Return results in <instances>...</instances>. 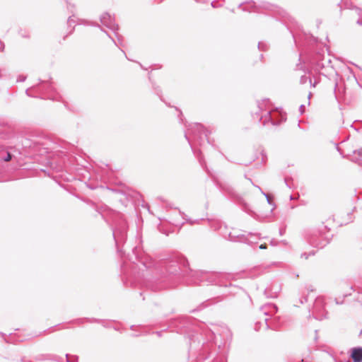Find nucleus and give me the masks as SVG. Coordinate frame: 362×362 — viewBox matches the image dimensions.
<instances>
[{
    "instance_id": "obj_1",
    "label": "nucleus",
    "mask_w": 362,
    "mask_h": 362,
    "mask_svg": "<svg viewBox=\"0 0 362 362\" xmlns=\"http://www.w3.org/2000/svg\"><path fill=\"white\" fill-rule=\"evenodd\" d=\"M286 27L300 51L299 61L303 59L315 71H320L331 64L330 59H325V50L327 48L318 38L303 31L296 33L288 25Z\"/></svg>"
},
{
    "instance_id": "obj_2",
    "label": "nucleus",
    "mask_w": 362,
    "mask_h": 362,
    "mask_svg": "<svg viewBox=\"0 0 362 362\" xmlns=\"http://www.w3.org/2000/svg\"><path fill=\"white\" fill-rule=\"evenodd\" d=\"M187 131V133H185L186 140L188 141L194 154L197 157L201 165L205 169L208 175L211 176V173L206 167L201 150L195 147L196 146H202L204 143V139L207 141L208 144L213 145L208 136L211 132L206 130L201 123L190 124Z\"/></svg>"
},
{
    "instance_id": "obj_3",
    "label": "nucleus",
    "mask_w": 362,
    "mask_h": 362,
    "mask_svg": "<svg viewBox=\"0 0 362 362\" xmlns=\"http://www.w3.org/2000/svg\"><path fill=\"white\" fill-rule=\"evenodd\" d=\"M25 94L28 97L64 103L62 95L57 91L49 80L39 79L38 83L25 90Z\"/></svg>"
},
{
    "instance_id": "obj_4",
    "label": "nucleus",
    "mask_w": 362,
    "mask_h": 362,
    "mask_svg": "<svg viewBox=\"0 0 362 362\" xmlns=\"http://www.w3.org/2000/svg\"><path fill=\"white\" fill-rule=\"evenodd\" d=\"M270 101L269 99H264L261 103L258 102V112L252 114L254 119H257L259 122H262V125L265 126L270 122L273 126H278L281 123L286 120V117L280 111L277 110L275 113L272 112V110L269 107Z\"/></svg>"
},
{
    "instance_id": "obj_5",
    "label": "nucleus",
    "mask_w": 362,
    "mask_h": 362,
    "mask_svg": "<svg viewBox=\"0 0 362 362\" xmlns=\"http://www.w3.org/2000/svg\"><path fill=\"white\" fill-rule=\"evenodd\" d=\"M95 209L105 222L112 226H126L127 224L126 217L123 214L111 209L106 204L95 205Z\"/></svg>"
},
{
    "instance_id": "obj_6",
    "label": "nucleus",
    "mask_w": 362,
    "mask_h": 362,
    "mask_svg": "<svg viewBox=\"0 0 362 362\" xmlns=\"http://www.w3.org/2000/svg\"><path fill=\"white\" fill-rule=\"evenodd\" d=\"M248 6L249 7H243V11L256 13L269 11L271 14L279 16L283 18H286L288 16L287 13L284 10L267 2H263L261 4L257 5L255 2L251 1L248 3Z\"/></svg>"
},
{
    "instance_id": "obj_7",
    "label": "nucleus",
    "mask_w": 362,
    "mask_h": 362,
    "mask_svg": "<svg viewBox=\"0 0 362 362\" xmlns=\"http://www.w3.org/2000/svg\"><path fill=\"white\" fill-rule=\"evenodd\" d=\"M30 144L28 145H26V146H28L33 150L40 154V155H44V154H48L49 153L50 150V145L52 142L49 139H37L31 141H28Z\"/></svg>"
},
{
    "instance_id": "obj_8",
    "label": "nucleus",
    "mask_w": 362,
    "mask_h": 362,
    "mask_svg": "<svg viewBox=\"0 0 362 362\" xmlns=\"http://www.w3.org/2000/svg\"><path fill=\"white\" fill-rule=\"evenodd\" d=\"M59 159H52L50 162V168L55 172H62L65 168V164L68 160L67 152L59 151L55 152Z\"/></svg>"
},
{
    "instance_id": "obj_9",
    "label": "nucleus",
    "mask_w": 362,
    "mask_h": 362,
    "mask_svg": "<svg viewBox=\"0 0 362 362\" xmlns=\"http://www.w3.org/2000/svg\"><path fill=\"white\" fill-rule=\"evenodd\" d=\"M112 191L122 194V197L119 199V202L124 206H127L129 203H132L138 195L135 192L129 189L119 190L117 189H111Z\"/></svg>"
},
{
    "instance_id": "obj_10",
    "label": "nucleus",
    "mask_w": 362,
    "mask_h": 362,
    "mask_svg": "<svg viewBox=\"0 0 362 362\" xmlns=\"http://www.w3.org/2000/svg\"><path fill=\"white\" fill-rule=\"evenodd\" d=\"M100 20L103 25L111 30L114 32L119 30V25L115 23V17L112 16L109 13L106 12L102 14L100 17Z\"/></svg>"
},
{
    "instance_id": "obj_11",
    "label": "nucleus",
    "mask_w": 362,
    "mask_h": 362,
    "mask_svg": "<svg viewBox=\"0 0 362 362\" xmlns=\"http://www.w3.org/2000/svg\"><path fill=\"white\" fill-rule=\"evenodd\" d=\"M148 79H149V81L151 83L152 88L153 90L154 93L156 94L159 97V98L160 99V100L162 102L165 103L168 106L171 107L170 105L168 104L165 101V100H164V98L163 97V95H162L163 92H162L161 88L158 85H157L156 83L154 81L151 80V78L150 75L148 76Z\"/></svg>"
},
{
    "instance_id": "obj_12",
    "label": "nucleus",
    "mask_w": 362,
    "mask_h": 362,
    "mask_svg": "<svg viewBox=\"0 0 362 362\" xmlns=\"http://www.w3.org/2000/svg\"><path fill=\"white\" fill-rule=\"evenodd\" d=\"M341 8H349V9H355L358 16H361L362 8L353 5L352 2H349L348 1H342L341 4H339Z\"/></svg>"
},
{
    "instance_id": "obj_13",
    "label": "nucleus",
    "mask_w": 362,
    "mask_h": 362,
    "mask_svg": "<svg viewBox=\"0 0 362 362\" xmlns=\"http://www.w3.org/2000/svg\"><path fill=\"white\" fill-rule=\"evenodd\" d=\"M95 26H98V28H100L101 31L104 32L112 40V42H114V44L116 45V46H119V45H122V36L121 35H119L117 31H115L114 32L115 33V35L117 39V41H115L110 35L109 33L104 29H103L99 24H96Z\"/></svg>"
},
{
    "instance_id": "obj_14",
    "label": "nucleus",
    "mask_w": 362,
    "mask_h": 362,
    "mask_svg": "<svg viewBox=\"0 0 362 362\" xmlns=\"http://www.w3.org/2000/svg\"><path fill=\"white\" fill-rule=\"evenodd\" d=\"M74 16H69L68 20H67V25H68V28H71L70 30L69 31V33L64 35L63 37V40H65L66 38L71 35L74 30V28H75V23H76V20L74 18Z\"/></svg>"
},
{
    "instance_id": "obj_15",
    "label": "nucleus",
    "mask_w": 362,
    "mask_h": 362,
    "mask_svg": "<svg viewBox=\"0 0 362 362\" xmlns=\"http://www.w3.org/2000/svg\"><path fill=\"white\" fill-rule=\"evenodd\" d=\"M240 204H241L242 209L245 212L248 214L250 216H251L254 218H257V216H258L257 214L253 210L251 209V208H250V206H249L248 204L245 202L243 200H241L240 201Z\"/></svg>"
},
{
    "instance_id": "obj_16",
    "label": "nucleus",
    "mask_w": 362,
    "mask_h": 362,
    "mask_svg": "<svg viewBox=\"0 0 362 362\" xmlns=\"http://www.w3.org/2000/svg\"><path fill=\"white\" fill-rule=\"evenodd\" d=\"M351 358L354 362H362V348L354 349Z\"/></svg>"
},
{
    "instance_id": "obj_17",
    "label": "nucleus",
    "mask_w": 362,
    "mask_h": 362,
    "mask_svg": "<svg viewBox=\"0 0 362 362\" xmlns=\"http://www.w3.org/2000/svg\"><path fill=\"white\" fill-rule=\"evenodd\" d=\"M183 218L186 221L185 223H188L189 225H194V224L205 225L206 222H209V219L204 220V219L202 218V219L192 220V218H185V217H183Z\"/></svg>"
},
{
    "instance_id": "obj_18",
    "label": "nucleus",
    "mask_w": 362,
    "mask_h": 362,
    "mask_svg": "<svg viewBox=\"0 0 362 362\" xmlns=\"http://www.w3.org/2000/svg\"><path fill=\"white\" fill-rule=\"evenodd\" d=\"M18 33L23 38H25V39L30 38V31L26 28H20L18 30Z\"/></svg>"
},
{
    "instance_id": "obj_19",
    "label": "nucleus",
    "mask_w": 362,
    "mask_h": 362,
    "mask_svg": "<svg viewBox=\"0 0 362 362\" xmlns=\"http://www.w3.org/2000/svg\"><path fill=\"white\" fill-rule=\"evenodd\" d=\"M257 47L259 51L266 52L269 49V45L264 42H259Z\"/></svg>"
},
{
    "instance_id": "obj_20",
    "label": "nucleus",
    "mask_w": 362,
    "mask_h": 362,
    "mask_svg": "<svg viewBox=\"0 0 362 362\" xmlns=\"http://www.w3.org/2000/svg\"><path fill=\"white\" fill-rule=\"evenodd\" d=\"M13 157V155L11 153L6 151L5 156H1V159L4 161H10L12 160Z\"/></svg>"
},
{
    "instance_id": "obj_21",
    "label": "nucleus",
    "mask_w": 362,
    "mask_h": 362,
    "mask_svg": "<svg viewBox=\"0 0 362 362\" xmlns=\"http://www.w3.org/2000/svg\"><path fill=\"white\" fill-rule=\"evenodd\" d=\"M257 188L260 190V192H262V194L266 197L267 199V203L270 205H274V203L272 201L271 198L269 197V196L265 193L260 187H257Z\"/></svg>"
},
{
    "instance_id": "obj_22",
    "label": "nucleus",
    "mask_w": 362,
    "mask_h": 362,
    "mask_svg": "<svg viewBox=\"0 0 362 362\" xmlns=\"http://www.w3.org/2000/svg\"><path fill=\"white\" fill-rule=\"evenodd\" d=\"M311 83V78L310 76H306L305 75L301 76L300 79V84H305L307 82Z\"/></svg>"
},
{
    "instance_id": "obj_23",
    "label": "nucleus",
    "mask_w": 362,
    "mask_h": 362,
    "mask_svg": "<svg viewBox=\"0 0 362 362\" xmlns=\"http://www.w3.org/2000/svg\"><path fill=\"white\" fill-rule=\"evenodd\" d=\"M284 182L288 188H292L293 179L291 177H285Z\"/></svg>"
},
{
    "instance_id": "obj_24",
    "label": "nucleus",
    "mask_w": 362,
    "mask_h": 362,
    "mask_svg": "<svg viewBox=\"0 0 362 362\" xmlns=\"http://www.w3.org/2000/svg\"><path fill=\"white\" fill-rule=\"evenodd\" d=\"M351 160L359 165L362 164V158L361 157H353L351 158Z\"/></svg>"
},
{
    "instance_id": "obj_25",
    "label": "nucleus",
    "mask_w": 362,
    "mask_h": 362,
    "mask_svg": "<svg viewBox=\"0 0 362 362\" xmlns=\"http://www.w3.org/2000/svg\"><path fill=\"white\" fill-rule=\"evenodd\" d=\"M26 80V76L24 75H19L17 78V82H24Z\"/></svg>"
},
{
    "instance_id": "obj_26",
    "label": "nucleus",
    "mask_w": 362,
    "mask_h": 362,
    "mask_svg": "<svg viewBox=\"0 0 362 362\" xmlns=\"http://www.w3.org/2000/svg\"><path fill=\"white\" fill-rule=\"evenodd\" d=\"M261 155H262V162L265 163L267 160V156L263 151L261 152Z\"/></svg>"
},
{
    "instance_id": "obj_27",
    "label": "nucleus",
    "mask_w": 362,
    "mask_h": 362,
    "mask_svg": "<svg viewBox=\"0 0 362 362\" xmlns=\"http://www.w3.org/2000/svg\"><path fill=\"white\" fill-rule=\"evenodd\" d=\"M220 189L222 190V191H226L228 194H233V190L230 189V188H227V189H225L223 186L220 185Z\"/></svg>"
},
{
    "instance_id": "obj_28",
    "label": "nucleus",
    "mask_w": 362,
    "mask_h": 362,
    "mask_svg": "<svg viewBox=\"0 0 362 362\" xmlns=\"http://www.w3.org/2000/svg\"><path fill=\"white\" fill-rule=\"evenodd\" d=\"M305 111V106L304 105H301L300 107H299V112H300L301 115H303Z\"/></svg>"
},
{
    "instance_id": "obj_29",
    "label": "nucleus",
    "mask_w": 362,
    "mask_h": 362,
    "mask_svg": "<svg viewBox=\"0 0 362 362\" xmlns=\"http://www.w3.org/2000/svg\"><path fill=\"white\" fill-rule=\"evenodd\" d=\"M337 87H338V83H337V82H335L334 92L335 98L337 99L338 98V95H337Z\"/></svg>"
},
{
    "instance_id": "obj_30",
    "label": "nucleus",
    "mask_w": 362,
    "mask_h": 362,
    "mask_svg": "<svg viewBox=\"0 0 362 362\" xmlns=\"http://www.w3.org/2000/svg\"><path fill=\"white\" fill-rule=\"evenodd\" d=\"M319 82H320L319 80L315 79V81L313 82L311 81V83H310V84L311 86L315 87Z\"/></svg>"
},
{
    "instance_id": "obj_31",
    "label": "nucleus",
    "mask_w": 362,
    "mask_h": 362,
    "mask_svg": "<svg viewBox=\"0 0 362 362\" xmlns=\"http://www.w3.org/2000/svg\"><path fill=\"white\" fill-rule=\"evenodd\" d=\"M354 153H357L359 157L362 158V148L354 151Z\"/></svg>"
},
{
    "instance_id": "obj_32",
    "label": "nucleus",
    "mask_w": 362,
    "mask_h": 362,
    "mask_svg": "<svg viewBox=\"0 0 362 362\" xmlns=\"http://www.w3.org/2000/svg\"><path fill=\"white\" fill-rule=\"evenodd\" d=\"M4 49V42L0 40V51L3 52Z\"/></svg>"
},
{
    "instance_id": "obj_33",
    "label": "nucleus",
    "mask_w": 362,
    "mask_h": 362,
    "mask_svg": "<svg viewBox=\"0 0 362 362\" xmlns=\"http://www.w3.org/2000/svg\"><path fill=\"white\" fill-rule=\"evenodd\" d=\"M211 5L213 8H216L218 7L217 4H216V0H214L213 1H211Z\"/></svg>"
},
{
    "instance_id": "obj_34",
    "label": "nucleus",
    "mask_w": 362,
    "mask_h": 362,
    "mask_svg": "<svg viewBox=\"0 0 362 362\" xmlns=\"http://www.w3.org/2000/svg\"><path fill=\"white\" fill-rule=\"evenodd\" d=\"M175 110H176L177 111H178V112H179V115H178V117H180L181 116H182V111H181L179 108H177V107H175ZM180 120H182V119H181V118H180Z\"/></svg>"
},
{
    "instance_id": "obj_35",
    "label": "nucleus",
    "mask_w": 362,
    "mask_h": 362,
    "mask_svg": "<svg viewBox=\"0 0 362 362\" xmlns=\"http://www.w3.org/2000/svg\"><path fill=\"white\" fill-rule=\"evenodd\" d=\"M197 3H201V4H206L208 3V0H195Z\"/></svg>"
},
{
    "instance_id": "obj_36",
    "label": "nucleus",
    "mask_w": 362,
    "mask_h": 362,
    "mask_svg": "<svg viewBox=\"0 0 362 362\" xmlns=\"http://www.w3.org/2000/svg\"><path fill=\"white\" fill-rule=\"evenodd\" d=\"M87 186H88V187H89V188H90V189H96V188H97V187H96V186L93 185H91V184H88V185H87Z\"/></svg>"
},
{
    "instance_id": "obj_37",
    "label": "nucleus",
    "mask_w": 362,
    "mask_h": 362,
    "mask_svg": "<svg viewBox=\"0 0 362 362\" xmlns=\"http://www.w3.org/2000/svg\"><path fill=\"white\" fill-rule=\"evenodd\" d=\"M267 246L265 243L260 245L259 248L260 249H267Z\"/></svg>"
},
{
    "instance_id": "obj_38",
    "label": "nucleus",
    "mask_w": 362,
    "mask_h": 362,
    "mask_svg": "<svg viewBox=\"0 0 362 362\" xmlns=\"http://www.w3.org/2000/svg\"><path fill=\"white\" fill-rule=\"evenodd\" d=\"M4 71H5V69H0V79L4 77Z\"/></svg>"
},
{
    "instance_id": "obj_39",
    "label": "nucleus",
    "mask_w": 362,
    "mask_h": 362,
    "mask_svg": "<svg viewBox=\"0 0 362 362\" xmlns=\"http://www.w3.org/2000/svg\"><path fill=\"white\" fill-rule=\"evenodd\" d=\"M356 23L359 25H362V19H358Z\"/></svg>"
},
{
    "instance_id": "obj_40",
    "label": "nucleus",
    "mask_w": 362,
    "mask_h": 362,
    "mask_svg": "<svg viewBox=\"0 0 362 362\" xmlns=\"http://www.w3.org/2000/svg\"><path fill=\"white\" fill-rule=\"evenodd\" d=\"M74 7V5L69 4L68 6V9L72 8Z\"/></svg>"
},
{
    "instance_id": "obj_41",
    "label": "nucleus",
    "mask_w": 362,
    "mask_h": 362,
    "mask_svg": "<svg viewBox=\"0 0 362 362\" xmlns=\"http://www.w3.org/2000/svg\"><path fill=\"white\" fill-rule=\"evenodd\" d=\"M296 66H297V69H301L303 68V66L301 64H297Z\"/></svg>"
},
{
    "instance_id": "obj_42",
    "label": "nucleus",
    "mask_w": 362,
    "mask_h": 362,
    "mask_svg": "<svg viewBox=\"0 0 362 362\" xmlns=\"http://www.w3.org/2000/svg\"><path fill=\"white\" fill-rule=\"evenodd\" d=\"M144 207H146L148 210V211H150V209H149V206H148V204H146V205H143Z\"/></svg>"
},
{
    "instance_id": "obj_43",
    "label": "nucleus",
    "mask_w": 362,
    "mask_h": 362,
    "mask_svg": "<svg viewBox=\"0 0 362 362\" xmlns=\"http://www.w3.org/2000/svg\"><path fill=\"white\" fill-rule=\"evenodd\" d=\"M138 64H139V66H141V69H145V70L146 69V68H144V66H143V65L141 63L138 62Z\"/></svg>"
},
{
    "instance_id": "obj_44",
    "label": "nucleus",
    "mask_w": 362,
    "mask_h": 362,
    "mask_svg": "<svg viewBox=\"0 0 362 362\" xmlns=\"http://www.w3.org/2000/svg\"><path fill=\"white\" fill-rule=\"evenodd\" d=\"M245 178H247L252 184H253L252 179L247 178L246 175H245Z\"/></svg>"
},
{
    "instance_id": "obj_45",
    "label": "nucleus",
    "mask_w": 362,
    "mask_h": 362,
    "mask_svg": "<svg viewBox=\"0 0 362 362\" xmlns=\"http://www.w3.org/2000/svg\"><path fill=\"white\" fill-rule=\"evenodd\" d=\"M336 146H337V147H336V148H337V150L339 152H340V148H339L338 144H336Z\"/></svg>"
},
{
    "instance_id": "obj_46",
    "label": "nucleus",
    "mask_w": 362,
    "mask_h": 362,
    "mask_svg": "<svg viewBox=\"0 0 362 362\" xmlns=\"http://www.w3.org/2000/svg\"><path fill=\"white\" fill-rule=\"evenodd\" d=\"M124 56H125L126 59H127V60H129V58L127 57V54H125V52H124Z\"/></svg>"
},
{
    "instance_id": "obj_47",
    "label": "nucleus",
    "mask_w": 362,
    "mask_h": 362,
    "mask_svg": "<svg viewBox=\"0 0 362 362\" xmlns=\"http://www.w3.org/2000/svg\"><path fill=\"white\" fill-rule=\"evenodd\" d=\"M124 56H125L126 59H127V60H129V58L127 57V54H125V52H124Z\"/></svg>"
},
{
    "instance_id": "obj_48",
    "label": "nucleus",
    "mask_w": 362,
    "mask_h": 362,
    "mask_svg": "<svg viewBox=\"0 0 362 362\" xmlns=\"http://www.w3.org/2000/svg\"><path fill=\"white\" fill-rule=\"evenodd\" d=\"M124 56H125L126 59H127V60H129V58L127 57V54H125V52H124Z\"/></svg>"
},
{
    "instance_id": "obj_49",
    "label": "nucleus",
    "mask_w": 362,
    "mask_h": 362,
    "mask_svg": "<svg viewBox=\"0 0 362 362\" xmlns=\"http://www.w3.org/2000/svg\"><path fill=\"white\" fill-rule=\"evenodd\" d=\"M124 56H125L126 59H127V60H129V58L127 57V54H125V52H124Z\"/></svg>"
},
{
    "instance_id": "obj_50",
    "label": "nucleus",
    "mask_w": 362,
    "mask_h": 362,
    "mask_svg": "<svg viewBox=\"0 0 362 362\" xmlns=\"http://www.w3.org/2000/svg\"><path fill=\"white\" fill-rule=\"evenodd\" d=\"M124 56H125L126 59H127V60H129V58L127 57V54H125V52H124Z\"/></svg>"
},
{
    "instance_id": "obj_51",
    "label": "nucleus",
    "mask_w": 362,
    "mask_h": 362,
    "mask_svg": "<svg viewBox=\"0 0 362 362\" xmlns=\"http://www.w3.org/2000/svg\"><path fill=\"white\" fill-rule=\"evenodd\" d=\"M311 95H312V93H309V94H308V99H310V98Z\"/></svg>"
},
{
    "instance_id": "obj_52",
    "label": "nucleus",
    "mask_w": 362,
    "mask_h": 362,
    "mask_svg": "<svg viewBox=\"0 0 362 362\" xmlns=\"http://www.w3.org/2000/svg\"><path fill=\"white\" fill-rule=\"evenodd\" d=\"M263 57H264L263 54H260V59H263Z\"/></svg>"
},
{
    "instance_id": "obj_53",
    "label": "nucleus",
    "mask_w": 362,
    "mask_h": 362,
    "mask_svg": "<svg viewBox=\"0 0 362 362\" xmlns=\"http://www.w3.org/2000/svg\"><path fill=\"white\" fill-rule=\"evenodd\" d=\"M243 4H239V6H238V7H239V8L242 7Z\"/></svg>"
},
{
    "instance_id": "obj_54",
    "label": "nucleus",
    "mask_w": 362,
    "mask_h": 362,
    "mask_svg": "<svg viewBox=\"0 0 362 362\" xmlns=\"http://www.w3.org/2000/svg\"><path fill=\"white\" fill-rule=\"evenodd\" d=\"M253 186H255L256 187H257L258 186L257 185H255V184H252Z\"/></svg>"
}]
</instances>
